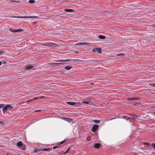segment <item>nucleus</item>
<instances>
[{
  "instance_id": "nucleus-26",
  "label": "nucleus",
  "mask_w": 155,
  "mask_h": 155,
  "mask_svg": "<svg viewBox=\"0 0 155 155\" xmlns=\"http://www.w3.org/2000/svg\"><path fill=\"white\" fill-rule=\"evenodd\" d=\"M39 98V97H34V98H33V99H31V101H32L33 100H37Z\"/></svg>"
},
{
  "instance_id": "nucleus-3",
  "label": "nucleus",
  "mask_w": 155,
  "mask_h": 155,
  "mask_svg": "<svg viewBox=\"0 0 155 155\" xmlns=\"http://www.w3.org/2000/svg\"><path fill=\"white\" fill-rule=\"evenodd\" d=\"M66 103L69 105H74V106H76L77 105H79L80 104L79 102H66Z\"/></svg>"
},
{
  "instance_id": "nucleus-38",
  "label": "nucleus",
  "mask_w": 155,
  "mask_h": 155,
  "mask_svg": "<svg viewBox=\"0 0 155 155\" xmlns=\"http://www.w3.org/2000/svg\"><path fill=\"white\" fill-rule=\"evenodd\" d=\"M64 141H62L59 144V145H60L61 144H63V143H64Z\"/></svg>"
},
{
  "instance_id": "nucleus-30",
  "label": "nucleus",
  "mask_w": 155,
  "mask_h": 155,
  "mask_svg": "<svg viewBox=\"0 0 155 155\" xmlns=\"http://www.w3.org/2000/svg\"><path fill=\"white\" fill-rule=\"evenodd\" d=\"M25 71H23L21 72H20L18 73V75H21L22 74H25Z\"/></svg>"
},
{
  "instance_id": "nucleus-20",
  "label": "nucleus",
  "mask_w": 155,
  "mask_h": 155,
  "mask_svg": "<svg viewBox=\"0 0 155 155\" xmlns=\"http://www.w3.org/2000/svg\"><path fill=\"white\" fill-rule=\"evenodd\" d=\"M122 118L124 119H125L127 120H128L130 119V117H127L126 116H124L122 117Z\"/></svg>"
},
{
  "instance_id": "nucleus-25",
  "label": "nucleus",
  "mask_w": 155,
  "mask_h": 155,
  "mask_svg": "<svg viewBox=\"0 0 155 155\" xmlns=\"http://www.w3.org/2000/svg\"><path fill=\"white\" fill-rule=\"evenodd\" d=\"M93 121L96 124H98L100 122V121L97 120H93Z\"/></svg>"
},
{
  "instance_id": "nucleus-32",
  "label": "nucleus",
  "mask_w": 155,
  "mask_h": 155,
  "mask_svg": "<svg viewBox=\"0 0 155 155\" xmlns=\"http://www.w3.org/2000/svg\"><path fill=\"white\" fill-rule=\"evenodd\" d=\"M3 54H4L3 51L2 50H0V55Z\"/></svg>"
},
{
  "instance_id": "nucleus-44",
  "label": "nucleus",
  "mask_w": 155,
  "mask_h": 155,
  "mask_svg": "<svg viewBox=\"0 0 155 155\" xmlns=\"http://www.w3.org/2000/svg\"><path fill=\"white\" fill-rule=\"evenodd\" d=\"M2 64V63L0 61V66Z\"/></svg>"
},
{
  "instance_id": "nucleus-6",
  "label": "nucleus",
  "mask_w": 155,
  "mask_h": 155,
  "mask_svg": "<svg viewBox=\"0 0 155 155\" xmlns=\"http://www.w3.org/2000/svg\"><path fill=\"white\" fill-rule=\"evenodd\" d=\"M82 103L88 104L89 105H92L93 103L90 100H88L86 101H84L82 102Z\"/></svg>"
},
{
  "instance_id": "nucleus-11",
  "label": "nucleus",
  "mask_w": 155,
  "mask_h": 155,
  "mask_svg": "<svg viewBox=\"0 0 155 155\" xmlns=\"http://www.w3.org/2000/svg\"><path fill=\"white\" fill-rule=\"evenodd\" d=\"M8 108L7 107V106H5L2 109L3 112L4 114H5L6 111H7Z\"/></svg>"
},
{
  "instance_id": "nucleus-29",
  "label": "nucleus",
  "mask_w": 155,
  "mask_h": 155,
  "mask_svg": "<svg viewBox=\"0 0 155 155\" xmlns=\"http://www.w3.org/2000/svg\"><path fill=\"white\" fill-rule=\"evenodd\" d=\"M149 85L152 87H155V83H150Z\"/></svg>"
},
{
  "instance_id": "nucleus-12",
  "label": "nucleus",
  "mask_w": 155,
  "mask_h": 155,
  "mask_svg": "<svg viewBox=\"0 0 155 155\" xmlns=\"http://www.w3.org/2000/svg\"><path fill=\"white\" fill-rule=\"evenodd\" d=\"M23 144L21 142L19 141L18 142V143H17V145L20 148V147H21V146H22Z\"/></svg>"
},
{
  "instance_id": "nucleus-47",
  "label": "nucleus",
  "mask_w": 155,
  "mask_h": 155,
  "mask_svg": "<svg viewBox=\"0 0 155 155\" xmlns=\"http://www.w3.org/2000/svg\"><path fill=\"white\" fill-rule=\"evenodd\" d=\"M6 155H9L8 154H7Z\"/></svg>"
},
{
  "instance_id": "nucleus-5",
  "label": "nucleus",
  "mask_w": 155,
  "mask_h": 155,
  "mask_svg": "<svg viewBox=\"0 0 155 155\" xmlns=\"http://www.w3.org/2000/svg\"><path fill=\"white\" fill-rule=\"evenodd\" d=\"M98 127V125L96 124L94 125L92 128L91 130L93 132H95Z\"/></svg>"
},
{
  "instance_id": "nucleus-41",
  "label": "nucleus",
  "mask_w": 155,
  "mask_h": 155,
  "mask_svg": "<svg viewBox=\"0 0 155 155\" xmlns=\"http://www.w3.org/2000/svg\"><path fill=\"white\" fill-rule=\"evenodd\" d=\"M57 147H58L57 146H55L53 147V149H55V148H57Z\"/></svg>"
},
{
  "instance_id": "nucleus-17",
  "label": "nucleus",
  "mask_w": 155,
  "mask_h": 155,
  "mask_svg": "<svg viewBox=\"0 0 155 155\" xmlns=\"http://www.w3.org/2000/svg\"><path fill=\"white\" fill-rule=\"evenodd\" d=\"M70 61L71 60H56V61L57 62H64V61Z\"/></svg>"
},
{
  "instance_id": "nucleus-10",
  "label": "nucleus",
  "mask_w": 155,
  "mask_h": 155,
  "mask_svg": "<svg viewBox=\"0 0 155 155\" xmlns=\"http://www.w3.org/2000/svg\"><path fill=\"white\" fill-rule=\"evenodd\" d=\"M6 106L8 110H13V107L10 105H7Z\"/></svg>"
},
{
  "instance_id": "nucleus-24",
  "label": "nucleus",
  "mask_w": 155,
  "mask_h": 155,
  "mask_svg": "<svg viewBox=\"0 0 155 155\" xmlns=\"http://www.w3.org/2000/svg\"><path fill=\"white\" fill-rule=\"evenodd\" d=\"M29 101H31V99L26 101H25L22 103H21L27 104L29 103Z\"/></svg>"
},
{
  "instance_id": "nucleus-18",
  "label": "nucleus",
  "mask_w": 155,
  "mask_h": 155,
  "mask_svg": "<svg viewBox=\"0 0 155 155\" xmlns=\"http://www.w3.org/2000/svg\"><path fill=\"white\" fill-rule=\"evenodd\" d=\"M72 68V67L70 66H68L64 67V69L68 70H70Z\"/></svg>"
},
{
  "instance_id": "nucleus-4",
  "label": "nucleus",
  "mask_w": 155,
  "mask_h": 155,
  "mask_svg": "<svg viewBox=\"0 0 155 155\" xmlns=\"http://www.w3.org/2000/svg\"><path fill=\"white\" fill-rule=\"evenodd\" d=\"M13 17L14 18H35L38 17L37 16H20V17H18V16H15V17Z\"/></svg>"
},
{
  "instance_id": "nucleus-28",
  "label": "nucleus",
  "mask_w": 155,
  "mask_h": 155,
  "mask_svg": "<svg viewBox=\"0 0 155 155\" xmlns=\"http://www.w3.org/2000/svg\"><path fill=\"white\" fill-rule=\"evenodd\" d=\"M35 2V1L34 0H30L29 2L30 3H34Z\"/></svg>"
},
{
  "instance_id": "nucleus-7",
  "label": "nucleus",
  "mask_w": 155,
  "mask_h": 155,
  "mask_svg": "<svg viewBox=\"0 0 155 155\" xmlns=\"http://www.w3.org/2000/svg\"><path fill=\"white\" fill-rule=\"evenodd\" d=\"M127 99L129 101H132L134 100H137L139 99L138 97H136L133 98H127Z\"/></svg>"
},
{
  "instance_id": "nucleus-42",
  "label": "nucleus",
  "mask_w": 155,
  "mask_h": 155,
  "mask_svg": "<svg viewBox=\"0 0 155 155\" xmlns=\"http://www.w3.org/2000/svg\"><path fill=\"white\" fill-rule=\"evenodd\" d=\"M152 108H154V109H155V105L153 106L152 107Z\"/></svg>"
},
{
  "instance_id": "nucleus-9",
  "label": "nucleus",
  "mask_w": 155,
  "mask_h": 155,
  "mask_svg": "<svg viewBox=\"0 0 155 155\" xmlns=\"http://www.w3.org/2000/svg\"><path fill=\"white\" fill-rule=\"evenodd\" d=\"M42 150V148L39 149V148H35L33 152L34 153H37L38 152Z\"/></svg>"
},
{
  "instance_id": "nucleus-1",
  "label": "nucleus",
  "mask_w": 155,
  "mask_h": 155,
  "mask_svg": "<svg viewBox=\"0 0 155 155\" xmlns=\"http://www.w3.org/2000/svg\"><path fill=\"white\" fill-rule=\"evenodd\" d=\"M35 64L27 65L25 67V70H28L32 68H33V69H35V68H34L35 67Z\"/></svg>"
},
{
  "instance_id": "nucleus-49",
  "label": "nucleus",
  "mask_w": 155,
  "mask_h": 155,
  "mask_svg": "<svg viewBox=\"0 0 155 155\" xmlns=\"http://www.w3.org/2000/svg\"><path fill=\"white\" fill-rule=\"evenodd\" d=\"M154 113H155V112Z\"/></svg>"
},
{
  "instance_id": "nucleus-36",
  "label": "nucleus",
  "mask_w": 155,
  "mask_h": 155,
  "mask_svg": "<svg viewBox=\"0 0 155 155\" xmlns=\"http://www.w3.org/2000/svg\"><path fill=\"white\" fill-rule=\"evenodd\" d=\"M66 119L69 121H71L72 120V119L70 118H66Z\"/></svg>"
},
{
  "instance_id": "nucleus-39",
  "label": "nucleus",
  "mask_w": 155,
  "mask_h": 155,
  "mask_svg": "<svg viewBox=\"0 0 155 155\" xmlns=\"http://www.w3.org/2000/svg\"><path fill=\"white\" fill-rule=\"evenodd\" d=\"M39 97V98H44L45 97H44V96H40V97Z\"/></svg>"
},
{
  "instance_id": "nucleus-48",
  "label": "nucleus",
  "mask_w": 155,
  "mask_h": 155,
  "mask_svg": "<svg viewBox=\"0 0 155 155\" xmlns=\"http://www.w3.org/2000/svg\"><path fill=\"white\" fill-rule=\"evenodd\" d=\"M32 101H29V103H30Z\"/></svg>"
},
{
  "instance_id": "nucleus-2",
  "label": "nucleus",
  "mask_w": 155,
  "mask_h": 155,
  "mask_svg": "<svg viewBox=\"0 0 155 155\" xmlns=\"http://www.w3.org/2000/svg\"><path fill=\"white\" fill-rule=\"evenodd\" d=\"M9 30L11 32L13 33L21 32L22 31V30L21 28L15 30L13 29V28H10L9 29Z\"/></svg>"
},
{
  "instance_id": "nucleus-22",
  "label": "nucleus",
  "mask_w": 155,
  "mask_h": 155,
  "mask_svg": "<svg viewBox=\"0 0 155 155\" xmlns=\"http://www.w3.org/2000/svg\"><path fill=\"white\" fill-rule=\"evenodd\" d=\"M42 150L44 151H50V150H51V148H45L43 149H42Z\"/></svg>"
},
{
  "instance_id": "nucleus-19",
  "label": "nucleus",
  "mask_w": 155,
  "mask_h": 155,
  "mask_svg": "<svg viewBox=\"0 0 155 155\" xmlns=\"http://www.w3.org/2000/svg\"><path fill=\"white\" fill-rule=\"evenodd\" d=\"M51 64L54 65L59 64H64V63H61V62H60V63H51Z\"/></svg>"
},
{
  "instance_id": "nucleus-8",
  "label": "nucleus",
  "mask_w": 155,
  "mask_h": 155,
  "mask_svg": "<svg viewBox=\"0 0 155 155\" xmlns=\"http://www.w3.org/2000/svg\"><path fill=\"white\" fill-rule=\"evenodd\" d=\"M90 44L89 43L82 42V43H78L76 44L77 45L80 46L84 45H89Z\"/></svg>"
},
{
  "instance_id": "nucleus-31",
  "label": "nucleus",
  "mask_w": 155,
  "mask_h": 155,
  "mask_svg": "<svg viewBox=\"0 0 155 155\" xmlns=\"http://www.w3.org/2000/svg\"><path fill=\"white\" fill-rule=\"evenodd\" d=\"M70 147L68 148L67 150L64 153L65 154V153H67L68 152H69L70 151Z\"/></svg>"
},
{
  "instance_id": "nucleus-37",
  "label": "nucleus",
  "mask_w": 155,
  "mask_h": 155,
  "mask_svg": "<svg viewBox=\"0 0 155 155\" xmlns=\"http://www.w3.org/2000/svg\"><path fill=\"white\" fill-rule=\"evenodd\" d=\"M91 140V139L90 137H88L87 138V140L88 141H89L90 140Z\"/></svg>"
},
{
  "instance_id": "nucleus-27",
  "label": "nucleus",
  "mask_w": 155,
  "mask_h": 155,
  "mask_svg": "<svg viewBox=\"0 0 155 155\" xmlns=\"http://www.w3.org/2000/svg\"><path fill=\"white\" fill-rule=\"evenodd\" d=\"M130 116L132 117V118H135L137 117H138L137 116V115H134V114H132L130 115Z\"/></svg>"
},
{
  "instance_id": "nucleus-21",
  "label": "nucleus",
  "mask_w": 155,
  "mask_h": 155,
  "mask_svg": "<svg viewBox=\"0 0 155 155\" xmlns=\"http://www.w3.org/2000/svg\"><path fill=\"white\" fill-rule=\"evenodd\" d=\"M97 51L99 53H101V49L100 48H97Z\"/></svg>"
},
{
  "instance_id": "nucleus-43",
  "label": "nucleus",
  "mask_w": 155,
  "mask_h": 155,
  "mask_svg": "<svg viewBox=\"0 0 155 155\" xmlns=\"http://www.w3.org/2000/svg\"><path fill=\"white\" fill-rule=\"evenodd\" d=\"M148 90H151V91H154V90H151V89H148Z\"/></svg>"
},
{
  "instance_id": "nucleus-23",
  "label": "nucleus",
  "mask_w": 155,
  "mask_h": 155,
  "mask_svg": "<svg viewBox=\"0 0 155 155\" xmlns=\"http://www.w3.org/2000/svg\"><path fill=\"white\" fill-rule=\"evenodd\" d=\"M125 55V54L123 53H120L117 54V56L123 57Z\"/></svg>"
},
{
  "instance_id": "nucleus-13",
  "label": "nucleus",
  "mask_w": 155,
  "mask_h": 155,
  "mask_svg": "<svg viewBox=\"0 0 155 155\" xmlns=\"http://www.w3.org/2000/svg\"><path fill=\"white\" fill-rule=\"evenodd\" d=\"M101 144L99 143H97L95 144L94 147L95 148H98L100 147Z\"/></svg>"
},
{
  "instance_id": "nucleus-45",
  "label": "nucleus",
  "mask_w": 155,
  "mask_h": 155,
  "mask_svg": "<svg viewBox=\"0 0 155 155\" xmlns=\"http://www.w3.org/2000/svg\"><path fill=\"white\" fill-rule=\"evenodd\" d=\"M12 2H16L15 1H12Z\"/></svg>"
},
{
  "instance_id": "nucleus-15",
  "label": "nucleus",
  "mask_w": 155,
  "mask_h": 155,
  "mask_svg": "<svg viewBox=\"0 0 155 155\" xmlns=\"http://www.w3.org/2000/svg\"><path fill=\"white\" fill-rule=\"evenodd\" d=\"M98 37L100 38V39H106V37L104 36H103V35H100L98 36Z\"/></svg>"
},
{
  "instance_id": "nucleus-35",
  "label": "nucleus",
  "mask_w": 155,
  "mask_h": 155,
  "mask_svg": "<svg viewBox=\"0 0 155 155\" xmlns=\"http://www.w3.org/2000/svg\"><path fill=\"white\" fill-rule=\"evenodd\" d=\"M151 146L153 147L155 149V143H152L151 144Z\"/></svg>"
},
{
  "instance_id": "nucleus-16",
  "label": "nucleus",
  "mask_w": 155,
  "mask_h": 155,
  "mask_svg": "<svg viewBox=\"0 0 155 155\" xmlns=\"http://www.w3.org/2000/svg\"><path fill=\"white\" fill-rule=\"evenodd\" d=\"M21 150H25L26 149V146L24 144H23L22 146L20 147Z\"/></svg>"
},
{
  "instance_id": "nucleus-14",
  "label": "nucleus",
  "mask_w": 155,
  "mask_h": 155,
  "mask_svg": "<svg viewBox=\"0 0 155 155\" xmlns=\"http://www.w3.org/2000/svg\"><path fill=\"white\" fill-rule=\"evenodd\" d=\"M64 11L65 12H73V10L72 9H64Z\"/></svg>"
},
{
  "instance_id": "nucleus-46",
  "label": "nucleus",
  "mask_w": 155,
  "mask_h": 155,
  "mask_svg": "<svg viewBox=\"0 0 155 155\" xmlns=\"http://www.w3.org/2000/svg\"><path fill=\"white\" fill-rule=\"evenodd\" d=\"M39 111L40 110H36V111H37H37Z\"/></svg>"
},
{
  "instance_id": "nucleus-34",
  "label": "nucleus",
  "mask_w": 155,
  "mask_h": 155,
  "mask_svg": "<svg viewBox=\"0 0 155 155\" xmlns=\"http://www.w3.org/2000/svg\"><path fill=\"white\" fill-rule=\"evenodd\" d=\"M5 104H0V108H2L4 107Z\"/></svg>"
},
{
  "instance_id": "nucleus-40",
  "label": "nucleus",
  "mask_w": 155,
  "mask_h": 155,
  "mask_svg": "<svg viewBox=\"0 0 155 155\" xmlns=\"http://www.w3.org/2000/svg\"><path fill=\"white\" fill-rule=\"evenodd\" d=\"M152 26L155 28V24L153 25H152Z\"/></svg>"
},
{
  "instance_id": "nucleus-33",
  "label": "nucleus",
  "mask_w": 155,
  "mask_h": 155,
  "mask_svg": "<svg viewBox=\"0 0 155 155\" xmlns=\"http://www.w3.org/2000/svg\"><path fill=\"white\" fill-rule=\"evenodd\" d=\"M97 48H94L93 50L92 51L94 52H95L97 51Z\"/></svg>"
}]
</instances>
